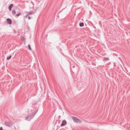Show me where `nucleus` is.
<instances>
[{
	"mask_svg": "<svg viewBox=\"0 0 130 130\" xmlns=\"http://www.w3.org/2000/svg\"><path fill=\"white\" fill-rule=\"evenodd\" d=\"M103 60L104 61H107L109 60V59L108 58H104Z\"/></svg>",
	"mask_w": 130,
	"mask_h": 130,
	"instance_id": "5",
	"label": "nucleus"
},
{
	"mask_svg": "<svg viewBox=\"0 0 130 130\" xmlns=\"http://www.w3.org/2000/svg\"><path fill=\"white\" fill-rule=\"evenodd\" d=\"M28 47H29V49L30 50H31V48L30 47V45H28Z\"/></svg>",
	"mask_w": 130,
	"mask_h": 130,
	"instance_id": "10",
	"label": "nucleus"
},
{
	"mask_svg": "<svg viewBox=\"0 0 130 130\" xmlns=\"http://www.w3.org/2000/svg\"><path fill=\"white\" fill-rule=\"evenodd\" d=\"M0 130H3V128L2 127H0Z\"/></svg>",
	"mask_w": 130,
	"mask_h": 130,
	"instance_id": "11",
	"label": "nucleus"
},
{
	"mask_svg": "<svg viewBox=\"0 0 130 130\" xmlns=\"http://www.w3.org/2000/svg\"><path fill=\"white\" fill-rule=\"evenodd\" d=\"M67 123V122L65 120H63L61 125V126H63L66 125Z\"/></svg>",
	"mask_w": 130,
	"mask_h": 130,
	"instance_id": "2",
	"label": "nucleus"
},
{
	"mask_svg": "<svg viewBox=\"0 0 130 130\" xmlns=\"http://www.w3.org/2000/svg\"><path fill=\"white\" fill-rule=\"evenodd\" d=\"M28 18L29 19H30V17H29Z\"/></svg>",
	"mask_w": 130,
	"mask_h": 130,
	"instance_id": "12",
	"label": "nucleus"
},
{
	"mask_svg": "<svg viewBox=\"0 0 130 130\" xmlns=\"http://www.w3.org/2000/svg\"><path fill=\"white\" fill-rule=\"evenodd\" d=\"M7 23L9 24H11V20L9 19H7Z\"/></svg>",
	"mask_w": 130,
	"mask_h": 130,
	"instance_id": "3",
	"label": "nucleus"
},
{
	"mask_svg": "<svg viewBox=\"0 0 130 130\" xmlns=\"http://www.w3.org/2000/svg\"><path fill=\"white\" fill-rule=\"evenodd\" d=\"M21 14V13L20 12H19L18 13V14H16V16L17 17H18L19 15H20Z\"/></svg>",
	"mask_w": 130,
	"mask_h": 130,
	"instance_id": "9",
	"label": "nucleus"
},
{
	"mask_svg": "<svg viewBox=\"0 0 130 130\" xmlns=\"http://www.w3.org/2000/svg\"><path fill=\"white\" fill-rule=\"evenodd\" d=\"M13 5L12 4H11L8 7V8L9 9V11H11V8L13 6Z\"/></svg>",
	"mask_w": 130,
	"mask_h": 130,
	"instance_id": "4",
	"label": "nucleus"
},
{
	"mask_svg": "<svg viewBox=\"0 0 130 130\" xmlns=\"http://www.w3.org/2000/svg\"><path fill=\"white\" fill-rule=\"evenodd\" d=\"M12 13L13 14H15L16 13V11L15 10H13L12 11Z\"/></svg>",
	"mask_w": 130,
	"mask_h": 130,
	"instance_id": "8",
	"label": "nucleus"
},
{
	"mask_svg": "<svg viewBox=\"0 0 130 130\" xmlns=\"http://www.w3.org/2000/svg\"><path fill=\"white\" fill-rule=\"evenodd\" d=\"M73 119L74 121L76 122L77 123H81L80 121L76 117H74L73 118Z\"/></svg>",
	"mask_w": 130,
	"mask_h": 130,
	"instance_id": "1",
	"label": "nucleus"
},
{
	"mask_svg": "<svg viewBox=\"0 0 130 130\" xmlns=\"http://www.w3.org/2000/svg\"><path fill=\"white\" fill-rule=\"evenodd\" d=\"M84 26V23H83L80 24V27H82Z\"/></svg>",
	"mask_w": 130,
	"mask_h": 130,
	"instance_id": "7",
	"label": "nucleus"
},
{
	"mask_svg": "<svg viewBox=\"0 0 130 130\" xmlns=\"http://www.w3.org/2000/svg\"><path fill=\"white\" fill-rule=\"evenodd\" d=\"M11 55H10L7 58V60H9L11 58Z\"/></svg>",
	"mask_w": 130,
	"mask_h": 130,
	"instance_id": "6",
	"label": "nucleus"
}]
</instances>
